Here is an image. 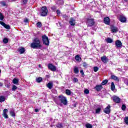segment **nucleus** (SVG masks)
Wrapping results in <instances>:
<instances>
[{
    "label": "nucleus",
    "instance_id": "obj_54",
    "mask_svg": "<svg viewBox=\"0 0 128 128\" xmlns=\"http://www.w3.org/2000/svg\"><path fill=\"white\" fill-rule=\"evenodd\" d=\"M39 68H42V66H40V64H39Z\"/></svg>",
    "mask_w": 128,
    "mask_h": 128
},
{
    "label": "nucleus",
    "instance_id": "obj_9",
    "mask_svg": "<svg viewBox=\"0 0 128 128\" xmlns=\"http://www.w3.org/2000/svg\"><path fill=\"white\" fill-rule=\"evenodd\" d=\"M94 19H88L87 20V24L88 26H94Z\"/></svg>",
    "mask_w": 128,
    "mask_h": 128
},
{
    "label": "nucleus",
    "instance_id": "obj_55",
    "mask_svg": "<svg viewBox=\"0 0 128 128\" xmlns=\"http://www.w3.org/2000/svg\"><path fill=\"white\" fill-rule=\"evenodd\" d=\"M0 72H2V70H0Z\"/></svg>",
    "mask_w": 128,
    "mask_h": 128
},
{
    "label": "nucleus",
    "instance_id": "obj_8",
    "mask_svg": "<svg viewBox=\"0 0 128 128\" xmlns=\"http://www.w3.org/2000/svg\"><path fill=\"white\" fill-rule=\"evenodd\" d=\"M8 109H4L3 110V113L2 116L4 118H8Z\"/></svg>",
    "mask_w": 128,
    "mask_h": 128
},
{
    "label": "nucleus",
    "instance_id": "obj_29",
    "mask_svg": "<svg viewBox=\"0 0 128 128\" xmlns=\"http://www.w3.org/2000/svg\"><path fill=\"white\" fill-rule=\"evenodd\" d=\"M79 72L80 71L78 70V67H74V73L77 74H78Z\"/></svg>",
    "mask_w": 128,
    "mask_h": 128
},
{
    "label": "nucleus",
    "instance_id": "obj_40",
    "mask_svg": "<svg viewBox=\"0 0 128 128\" xmlns=\"http://www.w3.org/2000/svg\"><path fill=\"white\" fill-rule=\"evenodd\" d=\"M126 105H122V110H126Z\"/></svg>",
    "mask_w": 128,
    "mask_h": 128
},
{
    "label": "nucleus",
    "instance_id": "obj_56",
    "mask_svg": "<svg viewBox=\"0 0 128 128\" xmlns=\"http://www.w3.org/2000/svg\"><path fill=\"white\" fill-rule=\"evenodd\" d=\"M125 0V2H128V0Z\"/></svg>",
    "mask_w": 128,
    "mask_h": 128
},
{
    "label": "nucleus",
    "instance_id": "obj_32",
    "mask_svg": "<svg viewBox=\"0 0 128 128\" xmlns=\"http://www.w3.org/2000/svg\"><path fill=\"white\" fill-rule=\"evenodd\" d=\"M36 26H37L38 28H42V22H37L36 23Z\"/></svg>",
    "mask_w": 128,
    "mask_h": 128
},
{
    "label": "nucleus",
    "instance_id": "obj_36",
    "mask_svg": "<svg viewBox=\"0 0 128 128\" xmlns=\"http://www.w3.org/2000/svg\"><path fill=\"white\" fill-rule=\"evenodd\" d=\"M17 89H18V86H16V85H14L12 86V90H13V92H14V90H16Z\"/></svg>",
    "mask_w": 128,
    "mask_h": 128
},
{
    "label": "nucleus",
    "instance_id": "obj_2",
    "mask_svg": "<svg viewBox=\"0 0 128 128\" xmlns=\"http://www.w3.org/2000/svg\"><path fill=\"white\" fill-rule=\"evenodd\" d=\"M42 46L40 44V40L38 38H35L32 43V48H42Z\"/></svg>",
    "mask_w": 128,
    "mask_h": 128
},
{
    "label": "nucleus",
    "instance_id": "obj_47",
    "mask_svg": "<svg viewBox=\"0 0 128 128\" xmlns=\"http://www.w3.org/2000/svg\"><path fill=\"white\" fill-rule=\"evenodd\" d=\"M56 14H57L58 16H60V10H57Z\"/></svg>",
    "mask_w": 128,
    "mask_h": 128
},
{
    "label": "nucleus",
    "instance_id": "obj_28",
    "mask_svg": "<svg viewBox=\"0 0 128 128\" xmlns=\"http://www.w3.org/2000/svg\"><path fill=\"white\" fill-rule=\"evenodd\" d=\"M42 77H39L36 78V82H42Z\"/></svg>",
    "mask_w": 128,
    "mask_h": 128
},
{
    "label": "nucleus",
    "instance_id": "obj_45",
    "mask_svg": "<svg viewBox=\"0 0 128 128\" xmlns=\"http://www.w3.org/2000/svg\"><path fill=\"white\" fill-rule=\"evenodd\" d=\"M74 82H78V80L76 78H74L73 80Z\"/></svg>",
    "mask_w": 128,
    "mask_h": 128
},
{
    "label": "nucleus",
    "instance_id": "obj_4",
    "mask_svg": "<svg viewBox=\"0 0 128 128\" xmlns=\"http://www.w3.org/2000/svg\"><path fill=\"white\" fill-rule=\"evenodd\" d=\"M48 8L46 6L42 7L41 8L40 16H46L48 14Z\"/></svg>",
    "mask_w": 128,
    "mask_h": 128
},
{
    "label": "nucleus",
    "instance_id": "obj_16",
    "mask_svg": "<svg viewBox=\"0 0 128 128\" xmlns=\"http://www.w3.org/2000/svg\"><path fill=\"white\" fill-rule=\"evenodd\" d=\"M111 78L114 80H116V82H120V79H118V78L114 75H112Z\"/></svg>",
    "mask_w": 128,
    "mask_h": 128
},
{
    "label": "nucleus",
    "instance_id": "obj_24",
    "mask_svg": "<svg viewBox=\"0 0 128 128\" xmlns=\"http://www.w3.org/2000/svg\"><path fill=\"white\" fill-rule=\"evenodd\" d=\"M10 114L13 118H14V116H16V114L14 113V110H10Z\"/></svg>",
    "mask_w": 128,
    "mask_h": 128
},
{
    "label": "nucleus",
    "instance_id": "obj_27",
    "mask_svg": "<svg viewBox=\"0 0 128 128\" xmlns=\"http://www.w3.org/2000/svg\"><path fill=\"white\" fill-rule=\"evenodd\" d=\"M66 94L67 96H70L72 94V92H70V90L67 89L66 90Z\"/></svg>",
    "mask_w": 128,
    "mask_h": 128
},
{
    "label": "nucleus",
    "instance_id": "obj_30",
    "mask_svg": "<svg viewBox=\"0 0 128 128\" xmlns=\"http://www.w3.org/2000/svg\"><path fill=\"white\" fill-rule=\"evenodd\" d=\"M86 128H92V124H86Z\"/></svg>",
    "mask_w": 128,
    "mask_h": 128
},
{
    "label": "nucleus",
    "instance_id": "obj_31",
    "mask_svg": "<svg viewBox=\"0 0 128 128\" xmlns=\"http://www.w3.org/2000/svg\"><path fill=\"white\" fill-rule=\"evenodd\" d=\"M4 17L2 12H0V20H3Z\"/></svg>",
    "mask_w": 128,
    "mask_h": 128
},
{
    "label": "nucleus",
    "instance_id": "obj_39",
    "mask_svg": "<svg viewBox=\"0 0 128 128\" xmlns=\"http://www.w3.org/2000/svg\"><path fill=\"white\" fill-rule=\"evenodd\" d=\"M56 126H57V128H62V124H60V123H58L56 125Z\"/></svg>",
    "mask_w": 128,
    "mask_h": 128
},
{
    "label": "nucleus",
    "instance_id": "obj_14",
    "mask_svg": "<svg viewBox=\"0 0 128 128\" xmlns=\"http://www.w3.org/2000/svg\"><path fill=\"white\" fill-rule=\"evenodd\" d=\"M18 52L20 54H24V52H26V49L23 47H21L19 48Z\"/></svg>",
    "mask_w": 128,
    "mask_h": 128
},
{
    "label": "nucleus",
    "instance_id": "obj_11",
    "mask_svg": "<svg viewBox=\"0 0 128 128\" xmlns=\"http://www.w3.org/2000/svg\"><path fill=\"white\" fill-rule=\"evenodd\" d=\"M112 99L114 102H117L118 104V102H120V98L116 96H114L112 97Z\"/></svg>",
    "mask_w": 128,
    "mask_h": 128
},
{
    "label": "nucleus",
    "instance_id": "obj_42",
    "mask_svg": "<svg viewBox=\"0 0 128 128\" xmlns=\"http://www.w3.org/2000/svg\"><path fill=\"white\" fill-rule=\"evenodd\" d=\"M94 72H98V68L96 66L94 67Z\"/></svg>",
    "mask_w": 128,
    "mask_h": 128
},
{
    "label": "nucleus",
    "instance_id": "obj_43",
    "mask_svg": "<svg viewBox=\"0 0 128 128\" xmlns=\"http://www.w3.org/2000/svg\"><path fill=\"white\" fill-rule=\"evenodd\" d=\"M80 72L82 76V77L84 76V70H80Z\"/></svg>",
    "mask_w": 128,
    "mask_h": 128
},
{
    "label": "nucleus",
    "instance_id": "obj_6",
    "mask_svg": "<svg viewBox=\"0 0 128 128\" xmlns=\"http://www.w3.org/2000/svg\"><path fill=\"white\" fill-rule=\"evenodd\" d=\"M118 20L121 22H126V18L124 15H120Z\"/></svg>",
    "mask_w": 128,
    "mask_h": 128
},
{
    "label": "nucleus",
    "instance_id": "obj_34",
    "mask_svg": "<svg viewBox=\"0 0 128 128\" xmlns=\"http://www.w3.org/2000/svg\"><path fill=\"white\" fill-rule=\"evenodd\" d=\"M124 82L126 86H128V78H124Z\"/></svg>",
    "mask_w": 128,
    "mask_h": 128
},
{
    "label": "nucleus",
    "instance_id": "obj_26",
    "mask_svg": "<svg viewBox=\"0 0 128 128\" xmlns=\"http://www.w3.org/2000/svg\"><path fill=\"white\" fill-rule=\"evenodd\" d=\"M5 100H6V97H4V96H0V102H4Z\"/></svg>",
    "mask_w": 128,
    "mask_h": 128
},
{
    "label": "nucleus",
    "instance_id": "obj_5",
    "mask_svg": "<svg viewBox=\"0 0 128 128\" xmlns=\"http://www.w3.org/2000/svg\"><path fill=\"white\" fill-rule=\"evenodd\" d=\"M48 68L52 70V72H56V66H54L52 64H48Z\"/></svg>",
    "mask_w": 128,
    "mask_h": 128
},
{
    "label": "nucleus",
    "instance_id": "obj_23",
    "mask_svg": "<svg viewBox=\"0 0 128 128\" xmlns=\"http://www.w3.org/2000/svg\"><path fill=\"white\" fill-rule=\"evenodd\" d=\"M106 42H108V44H112V42H114L112 39L110 38H106Z\"/></svg>",
    "mask_w": 128,
    "mask_h": 128
},
{
    "label": "nucleus",
    "instance_id": "obj_3",
    "mask_svg": "<svg viewBox=\"0 0 128 128\" xmlns=\"http://www.w3.org/2000/svg\"><path fill=\"white\" fill-rule=\"evenodd\" d=\"M42 40L44 44H45V46H50V40H48V38L46 36H42Z\"/></svg>",
    "mask_w": 128,
    "mask_h": 128
},
{
    "label": "nucleus",
    "instance_id": "obj_19",
    "mask_svg": "<svg viewBox=\"0 0 128 128\" xmlns=\"http://www.w3.org/2000/svg\"><path fill=\"white\" fill-rule=\"evenodd\" d=\"M110 89L111 90H112V92H114L116 90V86L114 85V82L111 83Z\"/></svg>",
    "mask_w": 128,
    "mask_h": 128
},
{
    "label": "nucleus",
    "instance_id": "obj_18",
    "mask_svg": "<svg viewBox=\"0 0 128 128\" xmlns=\"http://www.w3.org/2000/svg\"><path fill=\"white\" fill-rule=\"evenodd\" d=\"M20 82V80H18L16 78H14L12 80L13 84H16V86H18V82Z\"/></svg>",
    "mask_w": 128,
    "mask_h": 128
},
{
    "label": "nucleus",
    "instance_id": "obj_38",
    "mask_svg": "<svg viewBox=\"0 0 128 128\" xmlns=\"http://www.w3.org/2000/svg\"><path fill=\"white\" fill-rule=\"evenodd\" d=\"M100 108H98L97 109H96V114H100Z\"/></svg>",
    "mask_w": 128,
    "mask_h": 128
},
{
    "label": "nucleus",
    "instance_id": "obj_22",
    "mask_svg": "<svg viewBox=\"0 0 128 128\" xmlns=\"http://www.w3.org/2000/svg\"><path fill=\"white\" fill-rule=\"evenodd\" d=\"M75 60H76V62H82V58L80 56V55H76L75 56Z\"/></svg>",
    "mask_w": 128,
    "mask_h": 128
},
{
    "label": "nucleus",
    "instance_id": "obj_15",
    "mask_svg": "<svg viewBox=\"0 0 128 128\" xmlns=\"http://www.w3.org/2000/svg\"><path fill=\"white\" fill-rule=\"evenodd\" d=\"M104 22L106 24H110V18L106 17L104 18Z\"/></svg>",
    "mask_w": 128,
    "mask_h": 128
},
{
    "label": "nucleus",
    "instance_id": "obj_1",
    "mask_svg": "<svg viewBox=\"0 0 128 128\" xmlns=\"http://www.w3.org/2000/svg\"><path fill=\"white\" fill-rule=\"evenodd\" d=\"M54 102L57 104H62L64 106H66L68 104L66 98L62 96H58V98L54 100Z\"/></svg>",
    "mask_w": 128,
    "mask_h": 128
},
{
    "label": "nucleus",
    "instance_id": "obj_12",
    "mask_svg": "<svg viewBox=\"0 0 128 128\" xmlns=\"http://www.w3.org/2000/svg\"><path fill=\"white\" fill-rule=\"evenodd\" d=\"M110 106L108 105L107 108H105L104 112L105 114H110Z\"/></svg>",
    "mask_w": 128,
    "mask_h": 128
},
{
    "label": "nucleus",
    "instance_id": "obj_48",
    "mask_svg": "<svg viewBox=\"0 0 128 128\" xmlns=\"http://www.w3.org/2000/svg\"><path fill=\"white\" fill-rule=\"evenodd\" d=\"M2 6H6V2H2Z\"/></svg>",
    "mask_w": 128,
    "mask_h": 128
},
{
    "label": "nucleus",
    "instance_id": "obj_49",
    "mask_svg": "<svg viewBox=\"0 0 128 128\" xmlns=\"http://www.w3.org/2000/svg\"><path fill=\"white\" fill-rule=\"evenodd\" d=\"M24 4H26L28 2V0H22Z\"/></svg>",
    "mask_w": 128,
    "mask_h": 128
},
{
    "label": "nucleus",
    "instance_id": "obj_13",
    "mask_svg": "<svg viewBox=\"0 0 128 128\" xmlns=\"http://www.w3.org/2000/svg\"><path fill=\"white\" fill-rule=\"evenodd\" d=\"M101 60H102V62L104 64H106L108 62V58H106V56H104L101 58Z\"/></svg>",
    "mask_w": 128,
    "mask_h": 128
},
{
    "label": "nucleus",
    "instance_id": "obj_33",
    "mask_svg": "<svg viewBox=\"0 0 128 128\" xmlns=\"http://www.w3.org/2000/svg\"><path fill=\"white\" fill-rule=\"evenodd\" d=\"M108 80H104L102 83V86H104V84H108Z\"/></svg>",
    "mask_w": 128,
    "mask_h": 128
},
{
    "label": "nucleus",
    "instance_id": "obj_51",
    "mask_svg": "<svg viewBox=\"0 0 128 128\" xmlns=\"http://www.w3.org/2000/svg\"><path fill=\"white\" fill-rule=\"evenodd\" d=\"M4 86V84H2V82H0V86Z\"/></svg>",
    "mask_w": 128,
    "mask_h": 128
},
{
    "label": "nucleus",
    "instance_id": "obj_57",
    "mask_svg": "<svg viewBox=\"0 0 128 128\" xmlns=\"http://www.w3.org/2000/svg\"><path fill=\"white\" fill-rule=\"evenodd\" d=\"M36 2V0H35V1L34 2Z\"/></svg>",
    "mask_w": 128,
    "mask_h": 128
},
{
    "label": "nucleus",
    "instance_id": "obj_37",
    "mask_svg": "<svg viewBox=\"0 0 128 128\" xmlns=\"http://www.w3.org/2000/svg\"><path fill=\"white\" fill-rule=\"evenodd\" d=\"M84 92L86 94H90V90L88 89H85L84 90Z\"/></svg>",
    "mask_w": 128,
    "mask_h": 128
},
{
    "label": "nucleus",
    "instance_id": "obj_46",
    "mask_svg": "<svg viewBox=\"0 0 128 128\" xmlns=\"http://www.w3.org/2000/svg\"><path fill=\"white\" fill-rule=\"evenodd\" d=\"M126 124H128V118H126L124 120Z\"/></svg>",
    "mask_w": 128,
    "mask_h": 128
},
{
    "label": "nucleus",
    "instance_id": "obj_35",
    "mask_svg": "<svg viewBox=\"0 0 128 128\" xmlns=\"http://www.w3.org/2000/svg\"><path fill=\"white\" fill-rule=\"evenodd\" d=\"M3 42H4V44H8V40L6 38H4L3 40Z\"/></svg>",
    "mask_w": 128,
    "mask_h": 128
},
{
    "label": "nucleus",
    "instance_id": "obj_10",
    "mask_svg": "<svg viewBox=\"0 0 128 128\" xmlns=\"http://www.w3.org/2000/svg\"><path fill=\"white\" fill-rule=\"evenodd\" d=\"M0 24L1 26H4L5 28H6V30H10V25H8L6 24L4 22H3L0 21Z\"/></svg>",
    "mask_w": 128,
    "mask_h": 128
},
{
    "label": "nucleus",
    "instance_id": "obj_7",
    "mask_svg": "<svg viewBox=\"0 0 128 128\" xmlns=\"http://www.w3.org/2000/svg\"><path fill=\"white\" fill-rule=\"evenodd\" d=\"M115 45L116 48H122V44L120 40H117L116 41Z\"/></svg>",
    "mask_w": 128,
    "mask_h": 128
},
{
    "label": "nucleus",
    "instance_id": "obj_20",
    "mask_svg": "<svg viewBox=\"0 0 128 128\" xmlns=\"http://www.w3.org/2000/svg\"><path fill=\"white\" fill-rule=\"evenodd\" d=\"M102 88V85H97L95 87V90H97L98 92H99V90H100Z\"/></svg>",
    "mask_w": 128,
    "mask_h": 128
},
{
    "label": "nucleus",
    "instance_id": "obj_52",
    "mask_svg": "<svg viewBox=\"0 0 128 128\" xmlns=\"http://www.w3.org/2000/svg\"><path fill=\"white\" fill-rule=\"evenodd\" d=\"M86 66V63H84V66Z\"/></svg>",
    "mask_w": 128,
    "mask_h": 128
},
{
    "label": "nucleus",
    "instance_id": "obj_25",
    "mask_svg": "<svg viewBox=\"0 0 128 128\" xmlns=\"http://www.w3.org/2000/svg\"><path fill=\"white\" fill-rule=\"evenodd\" d=\"M74 22H75L74 19L71 18L70 19V24L71 26H74V24H75Z\"/></svg>",
    "mask_w": 128,
    "mask_h": 128
},
{
    "label": "nucleus",
    "instance_id": "obj_44",
    "mask_svg": "<svg viewBox=\"0 0 128 128\" xmlns=\"http://www.w3.org/2000/svg\"><path fill=\"white\" fill-rule=\"evenodd\" d=\"M24 22H26V24H28V19L26 18L24 19Z\"/></svg>",
    "mask_w": 128,
    "mask_h": 128
},
{
    "label": "nucleus",
    "instance_id": "obj_53",
    "mask_svg": "<svg viewBox=\"0 0 128 128\" xmlns=\"http://www.w3.org/2000/svg\"><path fill=\"white\" fill-rule=\"evenodd\" d=\"M30 47H31V48H32V44H30Z\"/></svg>",
    "mask_w": 128,
    "mask_h": 128
},
{
    "label": "nucleus",
    "instance_id": "obj_50",
    "mask_svg": "<svg viewBox=\"0 0 128 128\" xmlns=\"http://www.w3.org/2000/svg\"><path fill=\"white\" fill-rule=\"evenodd\" d=\"M34 112H40V110L38 109H35L34 110Z\"/></svg>",
    "mask_w": 128,
    "mask_h": 128
},
{
    "label": "nucleus",
    "instance_id": "obj_41",
    "mask_svg": "<svg viewBox=\"0 0 128 128\" xmlns=\"http://www.w3.org/2000/svg\"><path fill=\"white\" fill-rule=\"evenodd\" d=\"M51 8L53 12H56V6H53Z\"/></svg>",
    "mask_w": 128,
    "mask_h": 128
},
{
    "label": "nucleus",
    "instance_id": "obj_17",
    "mask_svg": "<svg viewBox=\"0 0 128 128\" xmlns=\"http://www.w3.org/2000/svg\"><path fill=\"white\" fill-rule=\"evenodd\" d=\"M46 86L49 90H52L54 86V84L52 82H49L46 84Z\"/></svg>",
    "mask_w": 128,
    "mask_h": 128
},
{
    "label": "nucleus",
    "instance_id": "obj_21",
    "mask_svg": "<svg viewBox=\"0 0 128 128\" xmlns=\"http://www.w3.org/2000/svg\"><path fill=\"white\" fill-rule=\"evenodd\" d=\"M111 30L112 32H118V29L116 27H112Z\"/></svg>",
    "mask_w": 128,
    "mask_h": 128
}]
</instances>
